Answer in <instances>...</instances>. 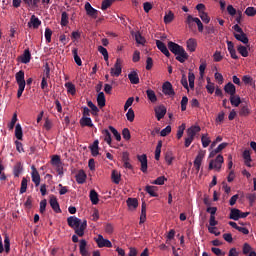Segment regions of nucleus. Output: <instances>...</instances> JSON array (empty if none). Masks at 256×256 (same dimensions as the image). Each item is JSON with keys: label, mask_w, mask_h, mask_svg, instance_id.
<instances>
[{"label": "nucleus", "mask_w": 256, "mask_h": 256, "mask_svg": "<svg viewBox=\"0 0 256 256\" xmlns=\"http://www.w3.org/2000/svg\"><path fill=\"white\" fill-rule=\"evenodd\" d=\"M123 60H121L120 58H117L114 67L111 68L110 70V75L112 77H119V75H121V73H123Z\"/></svg>", "instance_id": "obj_2"}, {"label": "nucleus", "mask_w": 256, "mask_h": 256, "mask_svg": "<svg viewBox=\"0 0 256 256\" xmlns=\"http://www.w3.org/2000/svg\"><path fill=\"white\" fill-rule=\"evenodd\" d=\"M183 133H185V124H182L178 127L176 134L177 139H181V137H183Z\"/></svg>", "instance_id": "obj_61"}, {"label": "nucleus", "mask_w": 256, "mask_h": 256, "mask_svg": "<svg viewBox=\"0 0 256 256\" xmlns=\"http://www.w3.org/2000/svg\"><path fill=\"white\" fill-rule=\"evenodd\" d=\"M237 51L242 57H249V51L247 50V47L239 45Z\"/></svg>", "instance_id": "obj_45"}, {"label": "nucleus", "mask_w": 256, "mask_h": 256, "mask_svg": "<svg viewBox=\"0 0 256 256\" xmlns=\"http://www.w3.org/2000/svg\"><path fill=\"white\" fill-rule=\"evenodd\" d=\"M223 155L219 154L215 160H211L208 169H216V171H221V165H223Z\"/></svg>", "instance_id": "obj_3"}, {"label": "nucleus", "mask_w": 256, "mask_h": 256, "mask_svg": "<svg viewBox=\"0 0 256 256\" xmlns=\"http://www.w3.org/2000/svg\"><path fill=\"white\" fill-rule=\"evenodd\" d=\"M9 253L11 251V240L9 239V235L5 234L4 236V247H3V238L0 236V254L3 253Z\"/></svg>", "instance_id": "obj_4"}, {"label": "nucleus", "mask_w": 256, "mask_h": 256, "mask_svg": "<svg viewBox=\"0 0 256 256\" xmlns=\"http://www.w3.org/2000/svg\"><path fill=\"white\" fill-rule=\"evenodd\" d=\"M20 61L21 63H24V65L31 62V52L29 49L24 50L23 55L20 56Z\"/></svg>", "instance_id": "obj_21"}, {"label": "nucleus", "mask_w": 256, "mask_h": 256, "mask_svg": "<svg viewBox=\"0 0 256 256\" xmlns=\"http://www.w3.org/2000/svg\"><path fill=\"white\" fill-rule=\"evenodd\" d=\"M84 7L89 17H97V9L93 8V6H91V3L86 2Z\"/></svg>", "instance_id": "obj_15"}, {"label": "nucleus", "mask_w": 256, "mask_h": 256, "mask_svg": "<svg viewBox=\"0 0 256 256\" xmlns=\"http://www.w3.org/2000/svg\"><path fill=\"white\" fill-rule=\"evenodd\" d=\"M230 103L233 107H239L241 105V97L235 94L230 96Z\"/></svg>", "instance_id": "obj_33"}, {"label": "nucleus", "mask_w": 256, "mask_h": 256, "mask_svg": "<svg viewBox=\"0 0 256 256\" xmlns=\"http://www.w3.org/2000/svg\"><path fill=\"white\" fill-rule=\"evenodd\" d=\"M250 113H251V111L249 110V107L243 106L240 109L239 115H240V117H247Z\"/></svg>", "instance_id": "obj_58"}, {"label": "nucleus", "mask_w": 256, "mask_h": 256, "mask_svg": "<svg viewBox=\"0 0 256 256\" xmlns=\"http://www.w3.org/2000/svg\"><path fill=\"white\" fill-rule=\"evenodd\" d=\"M32 169V181L35 184V187H39L41 185V176L39 175V171H37V168L35 166H31Z\"/></svg>", "instance_id": "obj_9"}, {"label": "nucleus", "mask_w": 256, "mask_h": 256, "mask_svg": "<svg viewBox=\"0 0 256 256\" xmlns=\"http://www.w3.org/2000/svg\"><path fill=\"white\" fill-rule=\"evenodd\" d=\"M243 158L246 161L247 167H251L250 161H251V152L249 150H244L243 152Z\"/></svg>", "instance_id": "obj_54"}, {"label": "nucleus", "mask_w": 256, "mask_h": 256, "mask_svg": "<svg viewBox=\"0 0 256 256\" xmlns=\"http://www.w3.org/2000/svg\"><path fill=\"white\" fill-rule=\"evenodd\" d=\"M28 25H32L34 29H39V26L41 25V20H39V18H37L35 15H32Z\"/></svg>", "instance_id": "obj_32"}, {"label": "nucleus", "mask_w": 256, "mask_h": 256, "mask_svg": "<svg viewBox=\"0 0 256 256\" xmlns=\"http://www.w3.org/2000/svg\"><path fill=\"white\" fill-rule=\"evenodd\" d=\"M126 203L129 209H135L136 207H139V201L137 198H128Z\"/></svg>", "instance_id": "obj_37"}, {"label": "nucleus", "mask_w": 256, "mask_h": 256, "mask_svg": "<svg viewBox=\"0 0 256 256\" xmlns=\"http://www.w3.org/2000/svg\"><path fill=\"white\" fill-rule=\"evenodd\" d=\"M87 105H88L89 108H91L92 115H98L99 108L93 103V101L89 100L87 102Z\"/></svg>", "instance_id": "obj_50"}, {"label": "nucleus", "mask_w": 256, "mask_h": 256, "mask_svg": "<svg viewBox=\"0 0 256 256\" xmlns=\"http://www.w3.org/2000/svg\"><path fill=\"white\" fill-rule=\"evenodd\" d=\"M207 85H206V89L208 91V93H210V95H213V93H215V84L211 83V78H207Z\"/></svg>", "instance_id": "obj_44"}, {"label": "nucleus", "mask_w": 256, "mask_h": 256, "mask_svg": "<svg viewBox=\"0 0 256 256\" xmlns=\"http://www.w3.org/2000/svg\"><path fill=\"white\" fill-rule=\"evenodd\" d=\"M111 179L115 185H119L121 183V173L117 170H112Z\"/></svg>", "instance_id": "obj_29"}, {"label": "nucleus", "mask_w": 256, "mask_h": 256, "mask_svg": "<svg viewBox=\"0 0 256 256\" xmlns=\"http://www.w3.org/2000/svg\"><path fill=\"white\" fill-rule=\"evenodd\" d=\"M245 15L247 17H255L256 15V8L253 6L247 7L246 10L244 11Z\"/></svg>", "instance_id": "obj_49"}, {"label": "nucleus", "mask_w": 256, "mask_h": 256, "mask_svg": "<svg viewBox=\"0 0 256 256\" xmlns=\"http://www.w3.org/2000/svg\"><path fill=\"white\" fill-rule=\"evenodd\" d=\"M15 137L19 141L23 139V128L21 127V124H17L15 127Z\"/></svg>", "instance_id": "obj_38"}, {"label": "nucleus", "mask_w": 256, "mask_h": 256, "mask_svg": "<svg viewBox=\"0 0 256 256\" xmlns=\"http://www.w3.org/2000/svg\"><path fill=\"white\" fill-rule=\"evenodd\" d=\"M97 103H98V107H100V109H103V107H105V93L103 92H99L98 96H97Z\"/></svg>", "instance_id": "obj_31"}, {"label": "nucleus", "mask_w": 256, "mask_h": 256, "mask_svg": "<svg viewBox=\"0 0 256 256\" xmlns=\"http://www.w3.org/2000/svg\"><path fill=\"white\" fill-rule=\"evenodd\" d=\"M200 131H201L200 126H192L187 129V136L192 139H195V135H197V133H199Z\"/></svg>", "instance_id": "obj_18"}, {"label": "nucleus", "mask_w": 256, "mask_h": 256, "mask_svg": "<svg viewBox=\"0 0 256 256\" xmlns=\"http://www.w3.org/2000/svg\"><path fill=\"white\" fill-rule=\"evenodd\" d=\"M76 181L79 185H83L85 181H87V174H85V171L80 170L78 174L76 175Z\"/></svg>", "instance_id": "obj_25"}, {"label": "nucleus", "mask_w": 256, "mask_h": 256, "mask_svg": "<svg viewBox=\"0 0 256 256\" xmlns=\"http://www.w3.org/2000/svg\"><path fill=\"white\" fill-rule=\"evenodd\" d=\"M187 49L190 51V53H194V51L197 49V40L195 38H190L186 42Z\"/></svg>", "instance_id": "obj_20"}, {"label": "nucleus", "mask_w": 256, "mask_h": 256, "mask_svg": "<svg viewBox=\"0 0 256 256\" xmlns=\"http://www.w3.org/2000/svg\"><path fill=\"white\" fill-rule=\"evenodd\" d=\"M22 171H23V166H21V163H17L14 166V177H19Z\"/></svg>", "instance_id": "obj_56"}, {"label": "nucleus", "mask_w": 256, "mask_h": 256, "mask_svg": "<svg viewBox=\"0 0 256 256\" xmlns=\"http://www.w3.org/2000/svg\"><path fill=\"white\" fill-rule=\"evenodd\" d=\"M72 55L74 57V61L78 67H81L83 65V61H81V57H79V50L77 48L72 49Z\"/></svg>", "instance_id": "obj_28"}, {"label": "nucleus", "mask_w": 256, "mask_h": 256, "mask_svg": "<svg viewBox=\"0 0 256 256\" xmlns=\"http://www.w3.org/2000/svg\"><path fill=\"white\" fill-rule=\"evenodd\" d=\"M60 25L62 27H67V25H69V14H67V12H62Z\"/></svg>", "instance_id": "obj_39"}, {"label": "nucleus", "mask_w": 256, "mask_h": 256, "mask_svg": "<svg viewBox=\"0 0 256 256\" xmlns=\"http://www.w3.org/2000/svg\"><path fill=\"white\" fill-rule=\"evenodd\" d=\"M96 243L98 247L103 248V247H108L111 248L113 247V244L109 241V239L103 238V235H98V238L96 239Z\"/></svg>", "instance_id": "obj_8"}, {"label": "nucleus", "mask_w": 256, "mask_h": 256, "mask_svg": "<svg viewBox=\"0 0 256 256\" xmlns=\"http://www.w3.org/2000/svg\"><path fill=\"white\" fill-rule=\"evenodd\" d=\"M122 137L123 139H125L126 141H129V139H131V132L129 131V128H124L122 130Z\"/></svg>", "instance_id": "obj_62"}, {"label": "nucleus", "mask_w": 256, "mask_h": 256, "mask_svg": "<svg viewBox=\"0 0 256 256\" xmlns=\"http://www.w3.org/2000/svg\"><path fill=\"white\" fill-rule=\"evenodd\" d=\"M204 158H205V152L201 151L198 153V155L196 156V158L194 160V167H195L197 173H199V170L201 169V163L203 162Z\"/></svg>", "instance_id": "obj_11"}, {"label": "nucleus", "mask_w": 256, "mask_h": 256, "mask_svg": "<svg viewBox=\"0 0 256 256\" xmlns=\"http://www.w3.org/2000/svg\"><path fill=\"white\" fill-rule=\"evenodd\" d=\"M173 19H175V14L173 13V11H169L164 16V23L166 25H169V23H172Z\"/></svg>", "instance_id": "obj_40"}, {"label": "nucleus", "mask_w": 256, "mask_h": 256, "mask_svg": "<svg viewBox=\"0 0 256 256\" xmlns=\"http://www.w3.org/2000/svg\"><path fill=\"white\" fill-rule=\"evenodd\" d=\"M128 79L132 85H139V74L136 71H132L128 74Z\"/></svg>", "instance_id": "obj_22"}, {"label": "nucleus", "mask_w": 256, "mask_h": 256, "mask_svg": "<svg viewBox=\"0 0 256 256\" xmlns=\"http://www.w3.org/2000/svg\"><path fill=\"white\" fill-rule=\"evenodd\" d=\"M108 129L114 135L116 141H121V134L119 133V131H117V129H115V127L109 126Z\"/></svg>", "instance_id": "obj_53"}, {"label": "nucleus", "mask_w": 256, "mask_h": 256, "mask_svg": "<svg viewBox=\"0 0 256 256\" xmlns=\"http://www.w3.org/2000/svg\"><path fill=\"white\" fill-rule=\"evenodd\" d=\"M234 37L237 41H240L244 45H247V43H249V38L247 37V34H245V32H242L240 34L234 33Z\"/></svg>", "instance_id": "obj_23"}, {"label": "nucleus", "mask_w": 256, "mask_h": 256, "mask_svg": "<svg viewBox=\"0 0 256 256\" xmlns=\"http://www.w3.org/2000/svg\"><path fill=\"white\" fill-rule=\"evenodd\" d=\"M90 201L92 205H97L99 203V194L95 190L90 191Z\"/></svg>", "instance_id": "obj_36"}, {"label": "nucleus", "mask_w": 256, "mask_h": 256, "mask_svg": "<svg viewBox=\"0 0 256 256\" xmlns=\"http://www.w3.org/2000/svg\"><path fill=\"white\" fill-rule=\"evenodd\" d=\"M90 151L93 157H97V155H99V140H95L93 142L90 146Z\"/></svg>", "instance_id": "obj_27"}, {"label": "nucleus", "mask_w": 256, "mask_h": 256, "mask_svg": "<svg viewBox=\"0 0 256 256\" xmlns=\"http://www.w3.org/2000/svg\"><path fill=\"white\" fill-rule=\"evenodd\" d=\"M16 83L18 86H25V72L23 70L16 73Z\"/></svg>", "instance_id": "obj_19"}, {"label": "nucleus", "mask_w": 256, "mask_h": 256, "mask_svg": "<svg viewBox=\"0 0 256 256\" xmlns=\"http://www.w3.org/2000/svg\"><path fill=\"white\" fill-rule=\"evenodd\" d=\"M27 183V178L23 177L21 181L20 195H23V193H27Z\"/></svg>", "instance_id": "obj_51"}, {"label": "nucleus", "mask_w": 256, "mask_h": 256, "mask_svg": "<svg viewBox=\"0 0 256 256\" xmlns=\"http://www.w3.org/2000/svg\"><path fill=\"white\" fill-rule=\"evenodd\" d=\"M156 47L159 49V51H161V53H163V55H165L166 57H171L169 49L161 40H156Z\"/></svg>", "instance_id": "obj_13"}, {"label": "nucleus", "mask_w": 256, "mask_h": 256, "mask_svg": "<svg viewBox=\"0 0 256 256\" xmlns=\"http://www.w3.org/2000/svg\"><path fill=\"white\" fill-rule=\"evenodd\" d=\"M102 135L104 137V141L108 144V145H111V132H109V130L107 129H104L102 130Z\"/></svg>", "instance_id": "obj_43"}, {"label": "nucleus", "mask_w": 256, "mask_h": 256, "mask_svg": "<svg viewBox=\"0 0 256 256\" xmlns=\"http://www.w3.org/2000/svg\"><path fill=\"white\" fill-rule=\"evenodd\" d=\"M226 43L228 45V51L230 53L231 58L239 59V56H237V51L235 50V44H233V42L229 40Z\"/></svg>", "instance_id": "obj_16"}, {"label": "nucleus", "mask_w": 256, "mask_h": 256, "mask_svg": "<svg viewBox=\"0 0 256 256\" xmlns=\"http://www.w3.org/2000/svg\"><path fill=\"white\" fill-rule=\"evenodd\" d=\"M188 81L190 89H195V74L193 72L188 73Z\"/></svg>", "instance_id": "obj_48"}, {"label": "nucleus", "mask_w": 256, "mask_h": 256, "mask_svg": "<svg viewBox=\"0 0 256 256\" xmlns=\"http://www.w3.org/2000/svg\"><path fill=\"white\" fill-rule=\"evenodd\" d=\"M145 191L150 194V197H158L159 195L157 194V187L155 186H146Z\"/></svg>", "instance_id": "obj_41"}, {"label": "nucleus", "mask_w": 256, "mask_h": 256, "mask_svg": "<svg viewBox=\"0 0 256 256\" xmlns=\"http://www.w3.org/2000/svg\"><path fill=\"white\" fill-rule=\"evenodd\" d=\"M176 61H179V63H185L187 59H189V54L185 51V48L182 49L179 53L176 54Z\"/></svg>", "instance_id": "obj_17"}, {"label": "nucleus", "mask_w": 256, "mask_h": 256, "mask_svg": "<svg viewBox=\"0 0 256 256\" xmlns=\"http://www.w3.org/2000/svg\"><path fill=\"white\" fill-rule=\"evenodd\" d=\"M157 121H161L167 115V108L165 105H160L154 109Z\"/></svg>", "instance_id": "obj_7"}, {"label": "nucleus", "mask_w": 256, "mask_h": 256, "mask_svg": "<svg viewBox=\"0 0 256 256\" xmlns=\"http://www.w3.org/2000/svg\"><path fill=\"white\" fill-rule=\"evenodd\" d=\"M65 87L68 91V93H70V95H75L77 93V89L75 88V84L68 82L65 84Z\"/></svg>", "instance_id": "obj_42"}, {"label": "nucleus", "mask_w": 256, "mask_h": 256, "mask_svg": "<svg viewBox=\"0 0 256 256\" xmlns=\"http://www.w3.org/2000/svg\"><path fill=\"white\" fill-rule=\"evenodd\" d=\"M49 203H50V206L53 209L54 213H61V207L59 206L57 197H55L54 195H51Z\"/></svg>", "instance_id": "obj_12"}, {"label": "nucleus", "mask_w": 256, "mask_h": 256, "mask_svg": "<svg viewBox=\"0 0 256 256\" xmlns=\"http://www.w3.org/2000/svg\"><path fill=\"white\" fill-rule=\"evenodd\" d=\"M241 215V210L237 208H232L230 210V216L229 219H232L233 221H239Z\"/></svg>", "instance_id": "obj_26"}, {"label": "nucleus", "mask_w": 256, "mask_h": 256, "mask_svg": "<svg viewBox=\"0 0 256 256\" xmlns=\"http://www.w3.org/2000/svg\"><path fill=\"white\" fill-rule=\"evenodd\" d=\"M146 95L151 103H157V95L155 94V91H153L152 89H148L146 90Z\"/></svg>", "instance_id": "obj_35"}, {"label": "nucleus", "mask_w": 256, "mask_h": 256, "mask_svg": "<svg viewBox=\"0 0 256 256\" xmlns=\"http://www.w3.org/2000/svg\"><path fill=\"white\" fill-rule=\"evenodd\" d=\"M81 127H93V120L90 117H82L80 119Z\"/></svg>", "instance_id": "obj_30"}, {"label": "nucleus", "mask_w": 256, "mask_h": 256, "mask_svg": "<svg viewBox=\"0 0 256 256\" xmlns=\"http://www.w3.org/2000/svg\"><path fill=\"white\" fill-rule=\"evenodd\" d=\"M186 23H187L188 27H191L192 23H196L199 33H203V29H204L203 22H201V20L199 18H195L191 15H188V17L186 19Z\"/></svg>", "instance_id": "obj_5"}, {"label": "nucleus", "mask_w": 256, "mask_h": 256, "mask_svg": "<svg viewBox=\"0 0 256 256\" xmlns=\"http://www.w3.org/2000/svg\"><path fill=\"white\" fill-rule=\"evenodd\" d=\"M113 1L115 0H104L101 5L102 11H107L111 5H113Z\"/></svg>", "instance_id": "obj_57"}, {"label": "nucleus", "mask_w": 256, "mask_h": 256, "mask_svg": "<svg viewBox=\"0 0 256 256\" xmlns=\"http://www.w3.org/2000/svg\"><path fill=\"white\" fill-rule=\"evenodd\" d=\"M51 163L54 167L57 165H61V157L59 155H54L51 159Z\"/></svg>", "instance_id": "obj_60"}, {"label": "nucleus", "mask_w": 256, "mask_h": 256, "mask_svg": "<svg viewBox=\"0 0 256 256\" xmlns=\"http://www.w3.org/2000/svg\"><path fill=\"white\" fill-rule=\"evenodd\" d=\"M53 35V31L49 28L45 29V39L46 43H51V36Z\"/></svg>", "instance_id": "obj_64"}, {"label": "nucleus", "mask_w": 256, "mask_h": 256, "mask_svg": "<svg viewBox=\"0 0 256 256\" xmlns=\"http://www.w3.org/2000/svg\"><path fill=\"white\" fill-rule=\"evenodd\" d=\"M174 159H175V156H173V152H171V151L166 152L165 161H166L167 165H172Z\"/></svg>", "instance_id": "obj_46"}, {"label": "nucleus", "mask_w": 256, "mask_h": 256, "mask_svg": "<svg viewBox=\"0 0 256 256\" xmlns=\"http://www.w3.org/2000/svg\"><path fill=\"white\" fill-rule=\"evenodd\" d=\"M224 91L225 93H227L228 95L232 96V95H236L237 93V88L235 87V84L228 82L225 86H224Z\"/></svg>", "instance_id": "obj_14"}, {"label": "nucleus", "mask_w": 256, "mask_h": 256, "mask_svg": "<svg viewBox=\"0 0 256 256\" xmlns=\"http://www.w3.org/2000/svg\"><path fill=\"white\" fill-rule=\"evenodd\" d=\"M98 51H99V53H101V55H103L104 60L106 62H108L109 61V52L106 50V48L103 46H98Z\"/></svg>", "instance_id": "obj_47"}, {"label": "nucleus", "mask_w": 256, "mask_h": 256, "mask_svg": "<svg viewBox=\"0 0 256 256\" xmlns=\"http://www.w3.org/2000/svg\"><path fill=\"white\" fill-rule=\"evenodd\" d=\"M202 147L207 148L211 144V139L207 137V134H203L201 137Z\"/></svg>", "instance_id": "obj_52"}, {"label": "nucleus", "mask_w": 256, "mask_h": 256, "mask_svg": "<svg viewBox=\"0 0 256 256\" xmlns=\"http://www.w3.org/2000/svg\"><path fill=\"white\" fill-rule=\"evenodd\" d=\"M167 178L165 176H160L152 182V185H164Z\"/></svg>", "instance_id": "obj_59"}, {"label": "nucleus", "mask_w": 256, "mask_h": 256, "mask_svg": "<svg viewBox=\"0 0 256 256\" xmlns=\"http://www.w3.org/2000/svg\"><path fill=\"white\" fill-rule=\"evenodd\" d=\"M168 49H169V51H171V53H173L174 55H177L184 48L181 45H179V44H177V43H175L173 41H169L168 42Z\"/></svg>", "instance_id": "obj_10"}, {"label": "nucleus", "mask_w": 256, "mask_h": 256, "mask_svg": "<svg viewBox=\"0 0 256 256\" xmlns=\"http://www.w3.org/2000/svg\"><path fill=\"white\" fill-rule=\"evenodd\" d=\"M40 1L41 0H23L25 5H27V7H30V9H37V7H39Z\"/></svg>", "instance_id": "obj_34"}, {"label": "nucleus", "mask_w": 256, "mask_h": 256, "mask_svg": "<svg viewBox=\"0 0 256 256\" xmlns=\"http://www.w3.org/2000/svg\"><path fill=\"white\" fill-rule=\"evenodd\" d=\"M213 59H214L215 63H219L220 61H223V55H221V51H216L213 54Z\"/></svg>", "instance_id": "obj_63"}, {"label": "nucleus", "mask_w": 256, "mask_h": 256, "mask_svg": "<svg viewBox=\"0 0 256 256\" xmlns=\"http://www.w3.org/2000/svg\"><path fill=\"white\" fill-rule=\"evenodd\" d=\"M79 249L82 256H89V251H87V241L85 239L80 240Z\"/></svg>", "instance_id": "obj_24"}, {"label": "nucleus", "mask_w": 256, "mask_h": 256, "mask_svg": "<svg viewBox=\"0 0 256 256\" xmlns=\"http://www.w3.org/2000/svg\"><path fill=\"white\" fill-rule=\"evenodd\" d=\"M162 93L164 95H168L169 97L175 96V90H173V84L171 82L166 81L162 85Z\"/></svg>", "instance_id": "obj_6"}, {"label": "nucleus", "mask_w": 256, "mask_h": 256, "mask_svg": "<svg viewBox=\"0 0 256 256\" xmlns=\"http://www.w3.org/2000/svg\"><path fill=\"white\" fill-rule=\"evenodd\" d=\"M126 117L128 121H130V123H133L135 121V111H133V108L128 109Z\"/></svg>", "instance_id": "obj_55"}, {"label": "nucleus", "mask_w": 256, "mask_h": 256, "mask_svg": "<svg viewBox=\"0 0 256 256\" xmlns=\"http://www.w3.org/2000/svg\"><path fill=\"white\" fill-rule=\"evenodd\" d=\"M67 223L69 227L74 229L78 237H83V235H85V229H87V220L81 222V219L75 216H70L67 218Z\"/></svg>", "instance_id": "obj_1"}]
</instances>
